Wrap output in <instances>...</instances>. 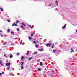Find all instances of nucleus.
I'll list each match as a JSON object with an SVG mask.
<instances>
[{
    "mask_svg": "<svg viewBox=\"0 0 77 77\" xmlns=\"http://www.w3.org/2000/svg\"><path fill=\"white\" fill-rule=\"evenodd\" d=\"M47 46V47H50L51 46V43H47V44H45Z\"/></svg>",
    "mask_w": 77,
    "mask_h": 77,
    "instance_id": "f257e3e1",
    "label": "nucleus"
},
{
    "mask_svg": "<svg viewBox=\"0 0 77 77\" xmlns=\"http://www.w3.org/2000/svg\"><path fill=\"white\" fill-rule=\"evenodd\" d=\"M6 65L7 66H10L11 65V63H6Z\"/></svg>",
    "mask_w": 77,
    "mask_h": 77,
    "instance_id": "f03ea898",
    "label": "nucleus"
},
{
    "mask_svg": "<svg viewBox=\"0 0 77 77\" xmlns=\"http://www.w3.org/2000/svg\"><path fill=\"white\" fill-rule=\"evenodd\" d=\"M22 24L23 26H24V27H25L26 26V24H24L23 23H22Z\"/></svg>",
    "mask_w": 77,
    "mask_h": 77,
    "instance_id": "7ed1b4c3",
    "label": "nucleus"
},
{
    "mask_svg": "<svg viewBox=\"0 0 77 77\" xmlns=\"http://www.w3.org/2000/svg\"><path fill=\"white\" fill-rule=\"evenodd\" d=\"M43 50H44L43 49H38V51H43Z\"/></svg>",
    "mask_w": 77,
    "mask_h": 77,
    "instance_id": "20e7f679",
    "label": "nucleus"
},
{
    "mask_svg": "<svg viewBox=\"0 0 77 77\" xmlns=\"http://www.w3.org/2000/svg\"><path fill=\"white\" fill-rule=\"evenodd\" d=\"M71 53H72V52H74V51L73 50V49H72V48H71Z\"/></svg>",
    "mask_w": 77,
    "mask_h": 77,
    "instance_id": "39448f33",
    "label": "nucleus"
},
{
    "mask_svg": "<svg viewBox=\"0 0 77 77\" xmlns=\"http://www.w3.org/2000/svg\"><path fill=\"white\" fill-rule=\"evenodd\" d=\"M24 58V56H22V57H21V60H23Z\"/></svg>",
    "mask_w": 77,
    "mask_h": 77,
    "instance_id": "423d86ee",
    "label": "nucleus"
},
{
    "mask_svg": "<svg viewBox=\"0 0 77 77\" xmlns=\"http://www.w3.org/2000/svg\"><path fill=\"white\" fill-rule=\"evenodd\" d=\"M21 27L23 29V30H25V28H24V27H23V25H21Z\"/></svg>",
    "mask_w": 77,
    "mask_h": 77,
    "instance_id": "0eeeda50",
    "label": "nucleus"
},
{
    "mask_svg": "<svg viewBox=\"0 0 77 77\" xmlns=\"http://www.w3.org/2000/svg\"><path fill=\"white\" fill-rule=\"evenodd\" d=\"M53 51L54 53H56V52H57V51H56V50H53Z\"/></svg>",
    "mask_w": 77,
    "mask_h": 77,
    "instance_id": "6e6552de",
    "label": "nucleus"
},
{
    "mask_svg": "<svg viewBox=\"0 0 77 77\" xmlns=\"http://www.w3.org/2000/svg\"><path fill=\"white\" fill-rule=\"evenodd\" d=\"M66 24H65L64 25V26H63L62 27V28L63 29H65V27H66Z\"/></svg>",
    "mask_w": 77,
    "mask_h": 77,
    "instance_id": "1a4fd4ad",
    "label": "nucleus"
},
{
    "mask_svg": "<svg viewBox=\"0 0 77 77\" xmlns=\"http://www.w3.org/2000/svg\"><path fill=\"white\" fill-rule=\"evenodd\" d=\"M40 66H42V65H43V64H42V62H40Z\"/></svg>",
    "mask_w": 77,
    "mask_h": 77,
    "instance_id": "9d476101",
    "label": "nucleus"
},
{
    "mask_svg": "<svg viewBox=\"0 0 77 77\" xmlns=\"http://www.w3.org/2000/svg\"><path fill=\"white\" fill-rule=\"evenodd\" d=\"M0 9H1V11H3V9L2 8H0Z\"/></svg>",
    "mask_w": 77,
    "mask_h": 77,
    "instance_id": "9b49d317",
    "label": "nucleus"
},
{
    "mask_svg": "<svg viewBox=\"0 0 77 77\" xmlns=\"http://www.w3.org/2000/svg\"><path fill=\"white\" fill-rule=\"evenodd\" d=\"M29 51H27V52L26 53V55L27 56H28V55H29Z\"/></svg>",
    "mask_w": 77,
    "mask_h": 77,
    "instance_id": "f8f14e48",
    "label": "nucleus"
},
{
    "mask_svg": "<svg viewBox=\"0 0 77 77\" xmlns=\"http://www.w3.org/2000/svg\"><path fill=\"white\" fill-rule=\"evenodd\" d=\"M13 57V56H12V55L11 54L10 55V58H12V57Z\"/></svg>",
    "mask_w": 77,
    "mask_h": 77,
    "instance_id": "ddd939ff",
    "label": "nucleus"
},
{
    "mask_svg": "<svg viewBox=\"0 0 77 77\" xmlns=\"http://www.w3.org/2000/svg\"><path fill=\"white\" fill-rule=\"evenodd\" d=\"M23 41V40H21V41L20 42V45H21V44H22V42Z\"/></svg>",
    "mask_w": 77,
    "mask_h": 77,
    "instance_id": "4468645a",
    "label": "nucleus"
},
{
    "mask_svg": "<svg viewBox=\"0 0 77 77\" xmlns=\"http://www.w3.org/2000/svg\"><path fill=\"white\" fill-rule=\"evenodd\" d=\"M24 64V62H22V63L21 64V66H23Z\"/></svg>",
    "mask_w": 77,
    "mask_h": 77,
    "instance_id": "2eb2a0df",
    "label": "nucleus"
},
{
    "mask_svg": "<svg viewBox=\"0 0 77 77\" xmlns=\"http://www.w3.org/2000/svg\"><path fill=\"white\" fill-rule=\"evenodd\" d=\"M10 32V29H8V32L9 33Z\"/></svg>",
    "mask_w": 77,
    "mask_h": 77,
    "instance_id": "dca6fc26",
    "label": "nucleus"
},
{
    "mask_svg": "<svg viewBox=\"0 0 77 77\" xmlns=\"http://www.w3.org/2000/svg\"><path fill=\"white\" fill-rule=\"evenodd\" d=\"M9 69H10V66H8V67L7 68V70H9Z\"/></svg>",
    "mask_w": 77,
    "mask_h": 77,
    "instance_id": "f3484780",
    "label": "nucleus"
},
{
    "mask_svg": "<svg viewBox=\"0 0 77 77\" xmlns=\"http://www.w3.org/2000/svg\"><path fill=\"white\" fill-rule=\"evenodd\" d=\"M28 26L29 27H30V28H31V29H33V28H32V26L31 25H28Z\"/></svg>",
    "mask_w": 77,
    "mask_h": 77,
    "instance_id": "a211bd4d",
    "label": "nucleus"
},
{
    "mask_svg": "<svg viewBox=\"0 0 77 77\" xmlns=\"http://www.w3.org/2000/svg\"><path fill=\"white\" fill-rule=\"evenodd\" d=\"M38 71H41V68H38Z\"/></svg>",
    "mask_w": 77,
    "mask_h": 77,
    "instance_id": "6ab92c4d",
    "label": "nucleus"
},
{
    "mask_svg": "<svg viewBox=\"0 0 77 77\" xmlns=\"http://www.w3.org/2000/svg\"><path fill=\"white\" fill-rule=\"evenodd\" d=\"M35 47H36V48H38V45L36 44L35 45Z\"/></svg>",
    "mask_w": 77,
    "mask_h": 77,
    "instance_id": "aec40b11",
    "label": "nucleus"
},
{
    "mask_svg": "<svg viewBox=\"0 0 77 77\" xmlns=\"http://www.w3.org/2000/svg\"><path fill=\"white\" fill-rule=\"evenodd\" d=\"M55 3H57V5H58V2H57V1H56Z\"/></svg>",
    "mask_w": 77,
    "mask_h": 77,
    "instance_id": "412c9836",
    "label": "nucleus"
},
{
    "mask_svg": "<svg viewBox=\"0 0 77 77\" xmlns=\"http://www.w3.org/2000/svg\"><path fill=\"white\" fill-rule=\"evenodd\" d=\"M6 43H7V42H5L3 43V45H6Z\"/></svg>",
    "mask_w": 77,
    "mask_h": 77,
    "instance_id": "4be33fe9",
    "label": "nucleus"
},
{
    "mask_svg": "<svg viewBox=\"0 0 77 77\" xmlns=\"http://www.w3.org/2000/svg\"><path fill=\"white\" fill-rule=\"evenodd\" d=\"M23 68H24V66H22L21 67V69H23Z\"/></svg>",
    "mask_w": 77,
    "mask_h": 77,
    "instance_id": "5701e85b",
    "label": "nucleus"
},
{
    "mask_svg": "<svg viewBox=\"0 0 77 77\" xmlns=\"http://www.w3.org/2000/svg\"><path fill=\"white\" fill-rule=\"evenodd\" d=\"M15 23H14L12 24V26H13V27H14V26H15Z\"/></svg>",
    "mask_w": 77,
    "mask_h": 77,
    "instance_id": "b1692460",
    "label": "nucleus"
},
{
    "mask_svg": "<svg viewBox=\"0 0 77 77\" xmlns=\"http://www.w3.org/2000/svg\"><path fill=\"white\" fill-rule=\"evenodd\" d=\"M38 53L37 52H34V54H37Z\"/></svg>",
    "mask_w": 77,
    "mask_h": 77,
    "instance_id": "393cba45",
    "label": "nucleus"
},
{
    "mask_svg": "<svg viewBox=\"0 0 77 77\" xmlns=\"http://www.w3.org/2000/svg\"><path fill=\"white\" fill-rule=\"evenodd\" d=\"M29 40H30L31 39H32V37H29Z\"/></svg>",
    "mask_w": 77,
    "mask_h": 77,
    "instance_id": "a878e982",
    "label": "nucleus"
},
{
    "mask_svg": "<svg viewBox=\"0 0 77 77\" xmlns=\"http://www.w3.org/2000/svg\"><path fill=\"white\" fill-rule=\"evenodd\" d=\"M18 23H19V21L17 20L16 22V24H17Z\"/></svg>",
    "mask_w": 77,
    "mask_h": 77,
    "instance_id": "bb28decb",
    "label": "nucleus"
},
{
    "mask_svg": "<svg viewBox=\"0 0 77 77\" xmlns=\"http://www.w3.org/2000/svg\"><path fill=\"white\" fill-rule=\"evenodd\" d=\"M11 33L13 34V35H14V32H11Z\"/></svg>",
    "mask_w": 77,
    "mask_h": 77,
    "instance_id": "cd10ccee",
    "label": "nucleus"
},
{
    "mask_svg": "<svg viewBox=\"0 0 77 77\" xmlns=\"http://www.w3.org/2000/svg\"><path fill=\"white\" fill-rule=\"evenodd\" d=\"M32 59V57H31V58H30L29 59V60H31V59Z\"/></svg>",
    "mask_w": 77,
    "mask_h": 77,
    "instance_id": "c85d7f7f",
    "label": "nucleus"
},
{
    "mask_svg": "<svg viewBox=\"0 0 77 77\" xmlns=\"http://www.w3.org/2000/svg\"><path fill=\"white\" fill-rule=\"evenodd\" d=\"M17 31H20V29L18 28H17Z\"/></svg>",
    "mask_w": 77,
    "mask_h": 77,
    "instance_id": "c756f323",
    "label": "nucleus"
},
{
    "mask_svg": "<svg viewBox=\"0 0 77 77\" xmlns=\"http://www.w3.org/2000/svg\"><path fill=\"white\" fill-rule=\"evenodd\" d=\"M54 47V44H53V46H52V48H53Z\"/></svg>",
    "mask_w": 77,
    "mask_h": 77,
    "instance_id": "7c9ffc66",
    "label": "nucleus"
},
{
    "mask_svg": "<svg viewBox=\"0 0 77 77\" xmlns=\"http://www.w3.org/2000/svg\"><path fill=\"white\" fill-rule=\"evenodd\" d=\"M1 65L2 66H3V63H1Z\"/></svg>",
    "mask_w": 77,
    "mask_h": 77,
    "instance_id": "2f4dec72",
    "label": "nucleus"
},
{
    "mask_svg": "<svg viewBox=\"0 0 77 77\" xmlns=\"http://www.w3.org/2000/svg\"><path fill=\"white\" fill-rule=\"evenodd\" d=\"M33 43H34V44H36V42L34 41H33Z\"/></svg>",
    "mask_w": 77,
    "mask_h": 77,
    "instance_id": "473e14b6",
    "label": "nucleus"
},
{
    "mask_svg": "<svg viewBox=\"0 0 77 77\" xmlns=\"http://www.w3.org/2000/svg\"><path fill=\"white\" fill-rule=\"evenodd\" d=\"M17 56H18V55H19V53H17Z\"/></svg>",
    "mask_w": 77,
    "mask_h": 77,
    "instance_id": "72a5a7b5",
    "label": "nucleus"
},
{
    "mask_svg": "<svg viewBox=\"0 0 77 77\" xmlns=\"http://www.w3.org/2000/svg\"><path fill=\"white\" fill-rule=\"evenodd\" d=\"M33 36V34H32L31 35V36Z\"/></svg>",
    "mask_w": 77,
    "mask_h": 77,
    "instance_id": "f704fd0d",
    "label": "nucleus"
},
{
    "mask_svg": "<svg viewBox=\"0 0 77 77\" xmlns=\"http://www.w3.org/2000/svg\"><path fill=\"white\" fill-rule=\"evenodd\" d=\"M2 60H0V64H1L2 63Z\"/></svg>",
    "mask_w": 77,
    "mask_h": 77,
    "instance_id": "c9c22d12",
    "label": "nucleus"
},
{
    "mask_svg": "<svg viewBox=\"0 0 77 77\" xmlns=\"http://www.w3.org/2000/svg\"><path fill=\"white\" fill-rule=\"evenodd\" d=\"M7 21H8V22H10V20H7Z\"/></svg>",
    "mask_w": 77,
    "mask_h": 77,
    "instance_id": "e433bc0d",
    "label": "nucleus"
},
{
    "mask_svg": "<svg viewBox=\"0 0 77 77\" xmlns=\"http://www.w3.org/2000/svg\"><path fill=\"white\" fill-rule=\"evenodd\" d=\"M14 26H17V24H15L14 25Z\"/></svg>",
    "mask_w": 77,
    "mask_h": 77,
    "instance_id": "4c0bfd02",
    "label": "nucleus"
},
{
    "mask_svg": "<svg viewBox=\"0 0 77 77\" xmlns=\"http://www.w3.org/2000/svg\"><path fill=\"white\" fill-rule=\"evenodd\" d=\"M4 56V57H6V54H5Z\"/></svg>",
    "mask_w": 77,
    "mask_h": 77,
    "instance_id": "58836bf2",
    "label": "nucleus"
},
{
    "mask_svg": "<svg viewBox=\"0 0 77 77\" xmlns=\"http://www.w3.org/2000/svg\"><path fill=\"white\" fill-rule=\"evenodd\" d=\"M2 74H4V72H2Z\"/></svg>",
    "mask_w": 77,
    "mask_h": 77,
    "instance_id": "ea45409f",
    "label": "nucleus"
},
{
    "mask_svg": "<svg viewBox=\"0 0 77 77\" xmlns=\"http://www.w3.org/2000/svg\"><path fill=\"white\" fill-rule=\"evenodd\" d=\"M54 72V71H52V73Z\"/></svg>",
    "mask_w": 77,
    "mask_h": 77,
    "instance_id": "a19ab883",
    "label": "nucleus"
},
{
    "mask_svg": "<svg viewBox=\"0 0 77 77\" xmlns=\"http://www.w3.org/2000/svg\"><path fill=\"white\" fill-rule=\"evenodd\" d=\"M14 39H17V38H15Z\"/></svg>",
    "mask_w": 77,
    "mask_h": 77,
    "instance_id": "79ce46f5",
    "label": "nucleus"
},
{
    "mask_svg": "<svg viewBox=\"0 0 77 77\" xmlns=\"http://www.w3.org/2000/svg\"><path fill=\"white\" fill-rule=\"evenodd\" d=\"M2 75V73H0V75Z\"/></svg>",
    "mask_w": 77,
    "mask_h": 77,
    "instance_id": "37998d69",
    "label": "nucleus"
},
{
    "mask_svg": "<svg viewBox=\"0 0 77 77\" xmlns=\"http://www.w3.org/2000/svg\"><path fill=\"white\" fill-rule=\"evenodd\" d=\"M0 32H2V31L0 30Z\"/></svg>",
    "mask_w": 77,
    "mask_h": 77,
    "instance_id": "c03bdc74",
    "label": "nucleus"
},
{
    "mask_svg": "<svg viewBox=\"0 0 77 77\" xmlns=\"http://www.w3.org/2000/svg\"><path fill=\"white\" fill-rule=\"evenodd\" d=\"M1 36L2 37H3V35H1Z\"/></svg>",
    "mask_w": 77,
    "mask_h": 77,
    "instance_id": "a18cd8bd",
    "label": "nucleus"
},
{
    "mask_svg": "<svg viewBox=\"0 0 77 77\" xmlns=\"http://www.w3.org/2000/svg\"><path fill=\"white\" fill-rule=\"evenodd\" d=\"M51 6V5H49V6Z\"/></svg>",
    "mask_w": 77,
    "mask_h": 77,
    "instance_id": "49530a36",
    "label": "nucleus"
},
{
    "mask_svg": "<svg viewBox=\"0 0 77 77\" xmlns=\"http://www.w3.org/2000/svg\"><path fill=\"white\" fill-rule=\"evenodd\" d=\"M33 33V34H35V32H34V33Z\"/></svg>",
    "mask_w": 77,
    "mask_h": 77,
    "instance_id": "de8ad7c7",
    "label": "nucleus"
},
{
    "mask_svg": "<svg viewBox=\"0 0 77 77\" xmlns=\"http://www.w3.org/2000/svg\"><path fill=\"white\" fill-rule=\"evenodd\" d=\"M36 42L37 43H38V41H37Z\"/></svg>",
    "mask_w": 77,
    "mask_h": 77,
    "instance_id": "09e8293b",
    "label": "nucleus"
},
{
    "mask_svg": "<svg viewBox=\"0 0 77 77\" xmlns=\"http://www.w3.org/2000/svg\"><path fill=\"white\" fill-rule=\"evenodd\" d=\"M6 57L7 58H8V57H7V56Z\"/></svg>",
    "mask_w": 77,
    "mask_h": 77,
    "instance_id": "8fccbe9b",
    "label": "nucleus"
},
{
    "mask_svg": "<svg viewBox=\"0 0 77 77\" xmlns=\"http://www.w3.org/2000/svg\"><path fill=\"white\" fill-rule=\"evenodd\" d=\"M73 26H76V25H74L73 24Z\"/></svg>",
    "mask_w": 77,
    "mask_h": 77,
    "instance_id": "3c124183",
    "label": "nucleus"
},
{
    "mask_svg": "<svg viewBox=\"0 0 77 77\" xmlns=\"http://www.w3.org/2000/svg\"><path fill=\"white\" fill-rule=\"evenodd\" d=\"M51 3V4H53L52 3Z\"/></svg>",
    "mask_w": 77,
    "mask_h": 77,
    "instance_id": "603ef678",
    "label": "nucleus"
},
{
    "mask_svg": "<svg viewBox=\"0 0 77 77\" xmlns=\"http://www.w3.org/2000/svg\"><path fill=\"white\" fill-rule=\"evenodd\" d=\"M1 51V50H0V53Z\"/></svg>",
    "mask_w": 77,
    "mask_h": 77,
    "instance_id": "864d4df0",
    "label": "nucleus"
},
{
    "mask_svg": "<svg viewBox=\"0 0 77 77\" xmlns=\"http://www.w3.org/2000/svg\"><path fill=\"white\" fill-rule=\"evenodd\" d=\"M76 32L77 33V30H76Z\"/></svg>",
    "mask_w": 77,
    "mask_h": 77,
    "instance_id": "5fc2aeb1",
    "label": "nucleus"
},
{
    "mask_svg": "<svg viewBox=\"0 0 77 77\" xmlns=\"http://www.w3.org/2000/svg\"><path fill=\"white\" fill-rule=\"evenodd\" d=\"M33 26H32V27H33Z\"/></svg>",
    "mask_w": 77,
    "mask_h": 77,
    "instance_id": "6e6d98bb",
    "label": "nucleus"
},
{
    "mask_svg": "<svg viewBox=\"0 0 77 77\" xmlns=\"http://www.w3.org/2000/svg\"><path fill=\"white\" fill-rule=\"evenodd\" d=\"M22 44L23 45V43H22Z\"/></svg>",
    "mask_w": 77,
    "mask_h": 77,
    "instance_id": "4d7b16f0",
    "label": "nucleus"
}]
</instances>
